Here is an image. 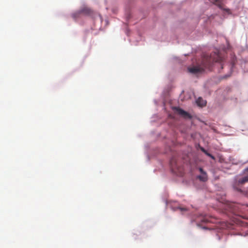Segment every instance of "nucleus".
Listing matches in <instances>:
<instances>
[{
  "instance_id": "f257e3e1",
  "label": "nucleus",
  "mask_w": 248,
  "mask_h": 248,
  "mask_svg": "<svg viewBox=\"0 0 248 248\" xmlns=\"http://www.w3.org/2000/svg\"><path fill=\"white\" fill-rule=\"evenodd\" d=\"M214 55H216L215 58H212V56L210 57H204L201 65L189 67L188 68V72L195 75L201 73L204 71L205 68H209L210 67L212 61L219 62L222 60V58L218 53H215Z\"/></svg>"
},
{
  "instance_id": "f03ea898",
  "label": "nucleus",
  "mask_w": 248,
  "mask_h": 248,
  "mask_svg": "<svg viewBox=\"0 0 248 248\" xmlns=\"http://www.w3.org/2000/svg\"><path fill=\"white\" fill-rule=\"evenodd\" d=\"M170 165L172 171L178 175L182 176L183 175V169L180 168L177 163L175 158L172 157L170 160Z\"/></svg>"
},
{
  "instance_id": "7ed1b4c3",
  "label": "nucleus",
  "mask_w": 248,
  "mask_h": 248,
  "mask_svg": "<svg viewBox=\"0 0 248 248\" xmlns=\"http://www.w3.org/2000/svg\"><path fill=\"white\" fill-rule=\"evenodd\" d=\"M247 182H248V175L246 176L235 182L233 185V187L236 191L242 192V191L241 188L239 187V186L240 185H243Z\"/></svg>"
},
{
  "instance_id": "20e7f679",
  "label": "nucleus",
  "mask_w": 248,
  "mask_h": 248,
  "mask_svg": "<svg viewBox=\"0 0 248 248\" xmlns=\"http://www.w3.org/2000/svg\"><path fill=\"white\" fill-rule=\"evenodd\" d=\"M173 109L175 111V112L177 113L182 116L184 118H191V116L188 113H187V112L185 111V110H183L182 109L179 108L174 107L173 108Z\"/></svg>"
},
{
  "instance_id": "39448f33",
  "label": "nucleus",
  "mask_w": 248,
  "mask_h": 248,
  "mask_svg": "<svg viewBox=\"0 0 248 248\" xmlns=\"http://www.w3.org/2000/svg\"><path fill=\"white\" fill-rule=\"evenodd\" d=\"M199 170L201 173V175L197 176V178L200 181L205 182L208 179L207 174L206 172L202 168H199Z\"/></svg>"
},
{
  "instance_id": "423d86ee",
  "label": "nucleus",
  "mask_w": 248,
  "mask_h": 248,
  "mask_svg": "<svg viewBox=\"0 0 248 248\" xmlns=\"http://www.w3.org/2000/svg\"><path fill=\"white\" fill-rule=\"evenodd\" d=\"M196 103L199 106L203 107L206 105V102L202 98L199 97L196 101Z\"/></svg>"
},
{
  "instance_id": "0eeeda50",
  "label": "nucleus",
  "mask_w": 248,
  "mask_h": 248,
  "mask_svg": "<svg viewBox=\"0 0 248 248\" xmlns=\"http://www.w3.org/2000/svg\"><path fill=\"white\" fill-rule=\"evenodd\" d=\"M201 151L203 152L205 155L207 156L210 157L213 159H215V157L212 155L211 154L209 153L206 150H205L203 147L201 148Z\"/></svg>"
},
{
  "instance_id": "6e6552de",
  "label": "nucleus",
  "mask_w": 248,
  "mask_h": 248,
  "mask_svg": "<svg viewBox=\"0 0 248 248\" xmlns=\"http://www.w3.org/2000/svg\"><path fill=\"white\" fill-rule=\"evenodd\" d=\"M202 222L203 223H207V222H212L211 220V218L207 216H204L202 217V219L201 220Z\"/></svg>"
},
{
  "instance_id": "1a4fd4ad",
  "label": "nucleus",
  "mask_w": 248,
  "mask_h": 248,
  "mask_svg": "<svg viewBox=\"0 0 248 248\" xmlns=\"http://www.w3.org/2000/svg\"><path fill=\"white\" fill-rule=\"evenodd\" d=\"M215 4L217 5L220 8H221V3L219 0H215Z\"/></svg>"
},
{
  "instance_id": "9d476101",
  "label": "nucleus",
  "mask_w": 248,
  "mask_h": 248,
  "mask_svg": "<svg viewBox=\"0 0 248 248\" xmlns=\"http://www.w3.org/2000/svg\"><path fill=\"white\" fill-rule=\"evenodd\" d=\"M178 208L179 209L181 212L186 211L187 210V208L185 207H179Z\"/></svg>"
},
{
  "instance_id": "9b49d317",
  "label": "nucleus",
  "mask_w": 248,
  "mask_h": 248,
  "mask_svg": "<svg viewBox=\"0 0 248 248\" xmlns=\"http://www.w3.org/2000/svg\"><path fill=\"white\" fill-rule=\"evenodd\" d=\"M246 172L248 171V168L245 170Z\"/></svg>"
}]
</instances>
